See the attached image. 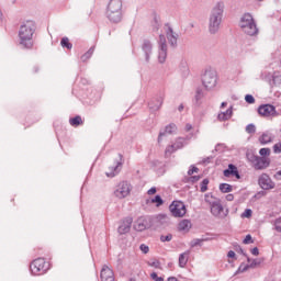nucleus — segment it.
Here are the masks:
<instances>
[{
    "label": "nucleus",
    "mask_w": 281,
    "mask_h": 281,
    "mask_svg": "<svg viewBox=\"0 0 281 281\" xmlns=\"http://www.w3.org/2000/svg\"><path fill=\"white\" fill-rule=\"evenodd\" d=\"M36 32V24L34 21H26L20 25L19 41L24 49H32L34 47V33Z\"/></svg>",
    "instance_id": "f257e3e1"
},
{
    "label": "nucleus",
    "mask_w": 281,
    "mask_h": 281,
    "mask_svg": "<svg viewBox=\"0 0 281 281\" xmlns=\"http://www.w3.org/2000/svg\"><path fill=\"white\" fill-rule=\"evenodd\" d=\"M225 12V2L218 1L211 9L209 15V32L210 34H216L221 30V23H223V14Z\"/></svg>",
    "instance_id": "f03ea898"
},
{
    "label": "nucleus",
    "mask_w": 281,
    "mask_h": 281,
    "mask_svg": "<svg viewBox=\"0 0 281 281\" xmlns=\"http://www.w3.org/2000/svg\"><path fill=\"white\" fill-rule=\"evenodd\" d=\"M239 27L247 36H258V25L251 13H245L239 21Z\"/></svg>",
    "instance_id": "7ed1b4c3"
},
{
    "label": "nucleus",
    "mask_w": 281,
    "mask_h": 281,
    "mask_svg": "<svg viewBox=\"0 0 281 281\" xmlns=\"http://www.w3.org/2000/svg\"><path fill=\"white\" fill-rule=\"evenodd\" d=\"M106 19L111 23H120L122 21V0H110L106 8Z\"/></svg>",
    "instance_id": "20e7f679"
},
{
    "label": "nucleus",
    "mask_w": 281,
    "mask_h": 281,
    "mask_svg": "<svg viewBox=\"0 0 281 281\" xmlns=\"http://www.w3.org/2000/svg\"><path fill=\"white\" fill-rule=\"evenodd\" d=\"M246 157L254 170H267L271 166V158L269 157H261L251 153L247 154Z\"/></svg>",
    "instance_id": "39448f33"
},
{
    "label": "nucleus",
    "mask_w": 281,
    "mask_h": 281,
    "mask_svg": "<svg viewBox=\"0 0 281 281\" xmlns=\"http://www.w3.org/2000/svg\"><path fill=\"white\" fill-rule=\"evenodd\" d=\"M30 269L33 276H43L49 271V263L45 261V258H37L32 261Z\"/></svg>",
    "instance_id": "423d86ee"
},
{
    "label": "nucleus",
    "mask_w": 281,
    "mask_h": 281,
    "mask_svg": "<svg viewBox=\"0 0 281 281\" xmlns=\"http://www.w3.org/2000/svg\"><path fill=\"white\" fill-rule=\"evenodd\" d=\"M168 58V44L166 43V35L160 34L158 41V61L164 64Z\"/></svg>",
    "instance_id": "0eeeda50"
},
{
    "label": "nucleus",
    "mask_w": 281,
    "mask_h": 281,
    "mask_svg": "<svg viewBox=\"0 0 281 281\" xmlns=\"http://www.w3.org/2000/svg\"><path fill=\"white\" fill-rule=\"evenodd\" d=\"M131 183L127 181H122L116 186L114 196H116V199H126V196L131 194Z\"/></svg>",
    "instance_id": "6e6552de"
},
{
    "label": "nucleus",
    "mask_w": 281,
    "mask_h": 281,
    "mask_svg": "<svg viewBox=\"0 0 281 281\" xmlns=\"http://www.w3.org/2000/svg\"><path fill=\"white\" fill-rule=\"evenodd\" d=\"M169 210L176 218H181L186 216V204L182 201H173L170 204Z\"/></svg>",
    "instance_id": "1a4fd4ad"
},
{
    "label": "nucleus",
    "mask_w": 281,
    "mask_h": 281,
    "mask_svg": "<svg viewBox=\"0 0 281 281\" xmlns=\"http://www.w3.org/2000/svg\"><path fill=\"white\" fill-rule=\"evenodd\" d=\"M216 72L212 70H206L202 77L205 89H214V87H216Z\"/></svg>",
    "instance_id": "9d476101"
},
{
    "label": "nucleus",
    "mask_w": 281,
    "mask_h": 281,
    "mask_svg": "<svg viewBox=\"0 0 281 281\" xmlns=\"http://www.w3.org/2000/svg\"><path fill=\"white\" fill-rule=\"evenodd\" d=\"M258 186L261 190H273L276 188V182H273L268 173H261L258 178Z\"/></svg>",
    "instance_id": "9b49d317"
},
{
    "label": "nucleus",
    "mask_w": 281,
    "mask_h": 281,
    "mask_svg": "<svg viewBox=\"0 0 281 281\" xmlns=\"http://www.w3.org/2000/svg\"><path fill=\"white\" fill-rule=\"evenodd\" d=\"M186 146V138L183 137H178L175 142V144L167 146L165 150V156L170 157L172 153H177V150H181Z\"/></svg>",
    "instance_id": "f8f14e48"
},
{
    "label": "nucleus",
    "mask_w": 281,
    "mask_h": 281,
    "mask_svg": "<svg viewBox=\"0 0 281 281\" xmlns=\"http://www.w3.org/2000/svg\"><path fill=\"white\" fill-rule=\"evenodd\" d=\"M165 33L167 36V41L169 42V45H171V47H177V41H179V34H177L175 32V30H172V26H170V24H165Z\"/></svg>",
    "instance_id": "ddd939ff"
},
{
    "label": "nucleus",
    "mask_w": 281,
    "mask_h": 281,
    "mask_svg": "<svg viewBox=\"0 0 281 281\" xmlns=\"http://www.w3.org/2000/svg\"><path fill=\"white\" fill-rule=\"evenodd\" d=\"M258 113L263 117H276V115H278V112L276 111V106L271 104L260 105L258 108Z\"/></svg>",
    "instance_id": "4468645a"
},
{
    "label": "nucleus",
    "mask_w": 281,
    "mask_h": 281,
    "mask_svg": "<svg viewBox=\"0 0 281 281\" xmlns=\"http://www.w3.org/2000/svg\"><path fill=\"white\" fill-rule=\"evenodd\" d=\"M211 214L216 218H225L227 213H225V209H223V204H221V200H217L211 206Z\"/></svg>",
    "instance_id": "2eb2a0df"
},
{
    "label": "nucleus",
    "mask_w": 281,
    "mask_h": 281,
    "mask_svg": "<svg viewBox=\"0 0 281 281\" xmlns=\"http://www.w3.org/2000/svg\"><path fill=\"white\" fill-rule=\"evenodd\" d=\"M164 98H166L164 93H159L156 97H154L148 103L149 110L153 112L159 111V109H161L164 104Z\"/></svg>",
    "instance_id": "dca6fc26"
},
{
    "label": "nucleus",
    "mask_w": 281,
    "mask_h": 281,
    "mask_svg": "<svg viewBox=\"0 0 281 281\" xmlns=\"http://www.w3.org/2000/svg\"><path fill=\"white\" fill-rule=\"evenodd\" d=\"M142 52L145 54L146 63H150V55L153 54V43L149 40H143L140 45Z\"/></svg>",
    "instance_id": "f3484780"
},
{
    "label": "nucleus",
    "mask_w": 281,
    "mask_h": 281,
    "mask_svg": "<svg viewBox=\"0 0 281 281\" xmlns=\"http://www.w3.org/2000/svg\"><path fill=\"white\" fill-rule=\"evenodd\" d=\"M149 227H150V220L146 217H139L134 225V229L136 232H144L146 229H149Z\"/></svg>",
    "instance_id": "a211bd4d"
},
{
    "label": "nucleus",
    "mask_w": 281,
    "mask_h": 281,
    "mask_svg": "<svg viewBox=\"0 0 281 281\" xmlns=\"http://www.w3.org/2000/svg\"><path fill=\"white\" fill-rule=\"evenodd\" d=\"M101 281H115V274L113 270L108 266H103L100 274Z\"/></svg>",
    "instance_id": "6ab92c4d"
},
{
    "label": "nucleus",
    "mask_w": 281,
    "mask_h": 281,
    "mask_svg": "<svg viewBox=\"0 0 281 281\" xmlns=\"http://www.w3.org/2000/svg\"><path fill=\"white\" fill-rule=\"evenodd\" d=\"M133 225V217H126L123 220L122 224L119 226V234H128L131 232V226Z\"/></svg>",
    "instance_id": "aec40b11"
},
{
    "label": "nucleus",
    "mask_w": 281,
    "mask_h": 281,
    "mask_svg": "<svg viewBox=\"0 0 281 281\" xmlns=\"http://www.w3.org/2000/svg\"><path fill=\"white\" fill-rule=\"evenodd\" d=\"M120 161L116 162L114 167H110V171L106 172V177H115L116 175H120V171L122 170V166L124 162H122V159H124V156L122 154H119Z\"/></svg>",
    "instance_id": "412c9836"
},
{
    "label": "nucleus",
    "mask_w": 281,
    "mask_h": 281,
    "mask_svg": "<svg viewBox=\"0 0 281 281\" xmlns=\"http://www.w3.org/2000/svg\"><path fill=\"white\" fill-rule=\"evenodd\" d=\"M173 133H177V125L175 123H171L165 127L164 132L159 133L158 143L161 144L162 137H166V135H172Z\"/></svg>",
    "instance_id": "4be33fe9"
},
{
    "label": "nucleus",
    "mask_w": 281,
    "mask_h": 281,
    "mask_svg": "<svg viewBox=\"0 0 281 281\" xmlns=\"http://www.w3.org/2000/svg\"><path fill=\"white\" fill-rule=\"evenodd\" d=\"M224 177H235L236 179H240V172H238V167L229 164L228 168L224 170Z\"/></svg>",
    "instance_id": "5701e85b"
},
{
    "label": "nucleus",
    "mask_w": 281,
    "mask_h": 281,
    "mask_svg": "<svg viewBox=\"0 0 281 281\" xmlns=\"http://www.w3.org/2000/svg\"><path fill=\"white\" fill-rule=\"evenodd\" d=\"M261 263H262V260L252 259L250 265H246V266H244V268H243V266H240L238 271H240L241 273H245V271H248L249 269H256V267H258Z\"/></svg>",
    "instance_id": "b1692460"
},
{
    "label": "nucleus",
    "mask_w": 281,
    "mask_h": 281,
    "mask_svg": "<svg viewBox=\"0 0 281 281\" xmlns=\"http://www.w3.org/2000/svg\"><path fill=\"white\" fill-rule=\"evenodd\" d=\"M233 108H228L225 112H221L218 115H217V120L220 122H227V120H231L232 119V113H233Z\"/></svg>",
    "instance_id": "393cba45"
},
{
    "label": "nucleus",
    "mask_w": 281,
    "mask_h": 281,
    "mask_svg": "<svg viewBox=\"0 0 281 281\" xmlns=\"http://www.w3.org/2000/svg\"><path fill=\"white\" fill-rule=\"evenodd\" d=\"M272 142H273V136H271V134L269 132L263 133L259 137V143L261 144V146H265L267 144H271Z\"/></svg>",
    "instance_id": "a878e982"
},
{
    "label": "nucleus",
    "mask_w": 281,
    "mask_h": 281,
    "mask_svg": "<svg viewBox=\"0 0 281 281\" xmlns=\"http://www.w3.org/2000/svg\"><path fill=\"white\" fill-rule=\"evenodd\" d=\"M191 227H192V223L189 220H182L178 224L179 232H190Z\"/></svg>",
    "instance_id": "bb28decb"
},
{
    "label": "nucleus",
    "mask_w": 281,
    "mask_h": 281,
    "mask_svg": "<svg viewBox=\"0 0 281 281\" xmlns=\"http://www.w3.org/2000/svg\"><path fill=\"white\" fill-rule=\"evenodd\" d=\"M190 258V251H186L180 254L179 256V267L183 269L188 265V259Z\"/></svg>",
    "instance_id": "cd10ccee"
},
{
    "label": "nucleus",
    "mask_w": 281,
    "mask_h": 281,
    "mask_svg": "<svg viewBox=\"0 0 281 281\" xmlns=\"http://www.w3.org/2000/svg\"><path fill=\"white\" fill-rule=\"evenodd\" d=\"M70 126H80L82 124V116L77 115L69 120Z\"/></svg>",
    "instance_id": "c85d7f7f"
},
{
    "label": "nucleus",
    "mask_w": 281,
    "mask_h": 281,
    "mask_svg": "<svg viewBox=\"0 0 281 281\" xmlns=\"http://www.w3.org/2000/svg\"><path fill=\"white\" fill-rule=\"evenodd\" d=\"M234 190V187H232L228 183H221L220 184V191L223 192V194H227V192H232Z\"/></svg>",
    "instance_id": "c756f323"
},
{
    "label": "nucleus",
    "mask_w": 281,
    "mask_h": 281,
    "mask_svg": "<svg viewBox=\"0 0 281 281\" xmlns=\"http://www.w3.org/2000/svg\"><path fill=\"white\" fill-rule=\"evenodd\" d=\"M60 45L64 48L66 47V49H72V47H74V44H71L69 42V37H63L61 41H60Z\"/></svg>",
    "instance_id": "7c9ffc66"
},
{
    "label": "nucleus",
    "mask_w": 281,
    "mask_h": 281,
    "mask_svg": "<svg viewBox=\"0 0 281 281\" xmlns=\"http://www.w3.org/2000/svg\"><path fill=\"white\" fill-rule=\"evenodd\" d=\"M204 201H205V203H209V205H210V207H211V205H212L213 203H215L216 201H218V199L213 198L212 194H210V193H206V194L204 195Z\"/></svg>",
    "instance_id": "2f4dec72"
},
{
    "label": "nucleus",
    "mask_w": 281,
    "mask_h": 281,
    "mask_svg": "<svg viewBox=\"0 0 281 281\" xmlns=\"http://www.w3.org/2000/svg\"><path fill=\"white\" fill-rule=\"evenodd\" d=\"M259 157H271V149L268 147H263L259 150Z\"/></svg>",
    "instance_id": "473e14b6"
},
{
    "label": "nucleus",
    "mask_w": 281,
    "mask_h": 281,
    "mask_svg": "<svg viewBox=\"0 0 281 281\" xmlns=\"http://www.w3.org/2000/svg\"><path fill=\"white\" fill-rule=\"evenodd\" d=\"M272 225H273L276 232L281 234V217H278L277 220H274Z\"/></svg>",
    "instance_id": "72a5a7b5"
},
{
    "label": "nucleus",
    "mask_w": 281,
    "mask_h": 281,
    "mask_svg": "<svg viewBox=\"0 0 281 281\" xmlns=\"http://www.w3.org/2000/svg\"><path fill=\"white\" fill-rule=\"evenodd\" d=\"M91 56H93V48H90L86 54L81 56L82 63H87Z\"/></svg>",
    "instance_id": "f704fd0d"
},
{
    "label": "nucleus",
    "mask_w": 281,
    "mask_h": 281,
    "mask_svg": "<svg viewBox=\"0 0 281 281\" xmlns=\"http://www.w3.org/2000/svg\"><path fill=\"white\" fill-rule=\"evenodd\" d=\"M210 184V180L209 179H204L202 182H201V186H200V190L201 192H207V186Z\"/></svg>",
    "instance_id": "c9c22d12"
},
{
    "label": "nucleus",
    "mask_w": 281,
    "mask_h": 281,
    "mask_svg": "<svg viewBox=\"0 0 281 281\" xmlns=\"http://www.w3.org/2000/svg\"><path fill=\"white\" fill-rule=\"evenodd\" d=\"M151 203H156L157 207H159V205H164V200L161 199V195H156L151 199Z\"/></svg>",
    "instance_id": "e433bc0d"
},
{
    "label": "nucleus",
    "mask_w": 281,
    "mask_h": 281,
    "mask_svg": "<svg viewBox=\"0 0 281 281\" xmlns=\"http://www.w3.org/2000/svg\"><path fill=\"white\" fill-rule=\"evenodd\" d=\"M246 133H248L249 135H254V133H256V125H254L252 123L248 124L246 126Z\"/></svg>",
    "instance_id": "4c0bfd02"
},
{
    "label": "nucleus",
    "mask_w": 281,
    "mask_h": 281,
    "mask_svg": "<svg viewBox=\"0 0 281 281\" xmlns=\"http://www.w3.org/2000/svg\"><path fill=\"white\" fill-rule=\"evenodd\" d=\"M254 214V211H251V209H246L243 214L241 217L243 218H251V215Z\"/></svg>",
    "instance_id": "58836bf2"
},
{
    "label": "nucleus",
    "mask_w": 281,
    "mask_h": 281,
    "mask_svg": "<svg viewBox=\"0 0 281 281\" xmlns=\"http://www.w3.org/2000/svg\"><path fill=\"white\" fill-rule=\"evenodd\" d=\"M160 240L161 243H170V240H172V234L161 235Z\"/></svg>",
    "instance_id": "ea45409f"
},
{
    "label": "nucleus",
    "mask_w": 281,
    "mask_h": 281,
    "mask_svg": "<svg viewBox=\"0 0 281 281\" xmlns=\"http://www.w3.org/2000/svg\"><path fill=\"white\" fill-rule=\"evenodd\" d=\"M157 220L160 222L161 225L165 223H169L170 218L167 215H158Z\"/></svg>",
    "instance_id": "a19ab883"
},
{
    "label": "nucleus",
    "mask_w": 281,
    "mask_h": 281,
    "mask_svg": "<svg viewBox=\"0 0 281 281\" xmlns=\"http://www.w3.org/2000/svg\"><path fill=\"white\" fill-rule=\"evenodd\" d=\"M245 101H246L248 104H256V99H255L254 95H251V94H246Z\"/></svg>",
    "instance_id": "79ce46f5"
},
{
    "label": "nucleus",
    "mask_w": 281,
    "mask_h": 281,
    "mask_svg": "<svg viewBox=\"0 0 281 281\" xmlns=\"http://www.w3.org/2000/svg\"><path fill=\"white\" fill-rule=\"evenodd\" d=\"M272 148H273V153L276 155H280V153H281V142L274 144Z\"/></svg>",
    "instance_id": "37998d69"
},
{
    "label": "nucleus",
    "mask_w": 281,
    "mask_h": 281,
    "mask_svg": "<svg viewBox=\"0 0 281 281\" xmlns=\"http://www.w3.org/2000/svg\"><path fill=\"white\" fill-rule=\"evenodd\" d=\"M203 98V90L198 89L195 92V101L199 102Z\"/></svg>",
    "instance_id": "c03bdc74"
},
{
    "label": "nucleus",
    "mask_w": 281,
    "mask_h": 281,
    "mask_svg": "<svg viewBox=\"0 0 281 281\" xmlns=\"http://www.w3.org/2000/svg\"><path fill=\"white\" fill-rule=\"evenodd\" d=\"M238 249H239L238 254H241V256H245V258H247V262H251V258L247 256V252H245V250L240 246H238Z\"/></svg>",
    "instance_id": "a18cd8bd"
},
{
    "label": "nucleus",
    "mask_w": 281,
    "mask_h": 281,
    "mask_svg": "<svg viewBox=\"0 0 281 281\" xmlns=\"http://www.w3.org/2000/svg\"><path fill=\"white\" fill-rule=\"evenodd\" d=\"M244 245H251L254 243V239L251 238V235H247L245 239L243 240Z\"/></svg>",
    "instance_id": "49530a36"
},
{
    "label": "nucleus",
    "mask_w": 281,
    "mask_h": 281,
    "mask_svg": "<svg viewBox=\"0 0 281 281\" xmlns=\"http://www.w3.org/2000/svg\"><path fill=\"white\" fill-rule=\"evenodd\" d=\"M140 251H143L144 254H148V251H150V248L146 245V244H142L139 246Z\"/></svg>",
    "instance_id": "de8ad7c7"
},
{
    "label": "nucleus",
    "mask_w": 281,
    "mask_h": 281,
    "mask_svg": "<svg viewBox=\"0 0 281 281\" xmlns=\"http://www.w3.org/2000/svg\"><path fill=\"white\" fill-rule=\"evenodd\" d=\"M151 280H155V281H164V277H159V276H157L156 272H153V273H151Z\"/></svg>",
    "instance_id": "09e8293b"
},
{
    "label": "nucleus",
    "mask_w": 281,
    "mask_h": 281,
    "mask_svg": "<svg viewBox=\"0 0 281 281\" xmlns=\"http://www.w3.org/2000/svg\"><path fill=\"white\" fill-rule=\"evenodd\" d=\"M201 243H203V239H194L191 243V247H199V245H201Z\"/></svg>",
    "instance_id": "8fccbe9b"
},
{
    "label": "nucleus",
    "mask_w": 281,
    "mask_h": 281,
    "mask_svg": "<svg viewBox=\"0 0 281 281\" xmlns=\"http://www.w3.org/2000/svg\"><path fill=\"white\" fill-rule=\"evenodd\" d=\"M212 159H214V157L209 156L202 160V164H204V166H207V164H211Z\"/></svg>",
    "instance_id": "3c124183"
},
{
    "label": "nucleus",
    "mask_w": 281,
    "mask_h": 281,
    "mask_svg": "<svg viewBox=\"0 0 281 281\" xmlns=\"http://www.w3.org/2000/svg\"><path fill=\"white\" fill-rule=\"evenodd\" d=\"M194 172H199V169L196 167H192L191 169H189V171H188L189 177H192V175H194Z\"/></svg>",
    "instance_id": "603ef678"
},
{
    "label": "nucleus",
    "mask_w": 281,
    "mask_h": 281,
    "mask_svg": "<svg viewBox=\"0 0 281 281\" xmlns=\"http://www.w3.org/2000/svg\"><path fill=\"white\" fill-rule=\"evenodd\" d=\"M149 265V267H155V269H159V260H155V261H153V262H149L148 263Z\"/></svg>",
    "instance_id": "864d4df0"
},
{
    "label": "nucleus",
    "mask_w": 281,
    "mask_h": 281,
    "mask_svg": "<svg viewBox=\"0 0 281 281\" xmlns=\"http://www.w3.org/2000/svg\"><path fill=\"white\" fill-rule=\"evenodd\" d=\"M273 179H276V181H281V170L277 171V172L273 175Z\"/></svg>",
    "instance_id": "5fc2aeb1"
},
{
    "label": "nucleus",
    "mask_w": 281,
    "mask_h": 281,
    "mask_svg": "<svg viewBox=\"0 0 281 281\" xmlns=\"http://www.w3.org/2000/svg\"><path fill=\"white\" fill-rule=\"evenodd\" d=\"M250 252L252 254V256H260V250L258 249V247L252 248Z\"/></svg>",
    "instance_id": "6e6d98bb"
},
{
    "label": "nucleus",
    "mask_w": 281,
    "mask_h": 281,
    "mask_svg": "<svg viewBox=\"0 0 281 281\" xmlns=\"http://www.w3.org/2000/svg\"><path fill=\"white\" fill-rule=\"evenodd\" d=\"M157 193V188L153 187L150 188L148 191H147V194L153 195V194H156Z\"/></svg>",
    "instance_id": "4d7b16f0"
},
{
    "label": "nucleus",
    "mask_w": 281,
    "mask_h": 281,
    "mask_svg": "<svg viewBox=\"0 0 281 281\" xmlns=\"http://www.w3.org/2000/svg\"><path fill=\"white\" fill-rule=\"evenodd\" d=\"M200 179H201V177H199V176H192L190 178V181H192V183H196V181H199Z\"/></svg>",
    "instance_id": "13d9d810"
},
{
    "label": "nucleus",
    "mask_w": 281,
    "mask_h": 281,
    "mask_svg": "<svg viewBox=\"0 0 281 281\" xmlns=\"http://www.w3.org/2000/svg\"><path fill=\"white\" fill-rule=\"evenodd\" d=\"M228 258H236V252H234V250H229L227 254Z\"/></svg>",
    "instance_id": "bf43d9fd"
},
{
    "label": "nucleus",
    "mask_w": 281,
    "mask_h": 281,
    "mask_svg": "<svg viewBox=\"0 0 281 281\" xmlns=\"http://www.w3.org/2000/svg\"><path fill=\"white\" fill-rule=\"evenodd\" d=\"M186 131H187V133H190V131H192V124L187 123Z\"/></svg>",
    "instance_id": "052dcab7"
},
{
    "label": "nucleus",
    "mask_w": 281,
    "mask_h": 281,
    "mask_svg": "<svg viewBox=\"0 0 281 281\" xmlns=\"http://www.w3.org/2000/svg\"><path fill=\"white\" fill-rule=\"evenodd\" d=\"M226 201H234V194H232V193L227 194Z\"/></svg>",
    "instance_id": "680f3d73"
},
{
    "label": "nucleus",
    "mask_w": 281,
    "mask_h": 281,
    "mask_svg": "<svg viewBox=\"0 0 281 281\" xmlns=\"http://www.w3.org/2000/svg\"><path fill=\"white\" fill-rule=\"evenodd\" d=\"M184 106H183V103H181L179 106H178V111L181 113V111H183Z\"/></svg>",
    "instance_id": "e2e57ef3"
},
{
    "label": "nucleus",
    "mask_w": 281,
    "mask_h": 281,
    "mask_svg": "<svg viewBox=\"0 0 281 281\" xmlns=\"http://www.w3.org/2000/svg\"><path fill=\"white\" fill-rule=\"evenodd\" d=\"M168 281H179V280H177L176 277H169V278H168Z\"/></svg>",
    "instance_id": "0e129e2a"
},
{
    "label": "nucleus",
    "mask_w": 281,
    "mask_h": 281,
    "mask_svg": "<svg viewBox=\"0 0 281 281\" xmlns=\"http://www.w3.org/2000/svg\"><path fill=\"white\" fill-rule=\"evenodd\" d=\"M221 106L224 109V106H227V102H222Z\"/></svg>",
    "instance_id": "69168bd1"
},
{
    "label": "nucleus",
    "mask_w": 281,
    "mask_h": 281,
    "mask_svg": "<svg viewBox=\"0 0 281 281\" xmlns=\"http://www.w3.org/2000/svg\"><path fill=\"white\" fill-rule=\"evenodd\" d=\"M279 85H281V76L277 77Z\"/></svg>",
    "instance_id": "338daca9"
},
{
    "label": "nucleus",
    "mask_w": 281,
    "mask_h": 281,
    "mask_svg": "<svg viewBox=\"0 0 281 281\" xmlns=\"http://www.w3.org/2000/svg\"><path fill=\"white\" fill-rule=\"evenodd\" d=\"M130 281H137V280H135V279L131 278V279H130Z\"/></svg>",
    "instance_id": "774afa93"
}]
</instances>
